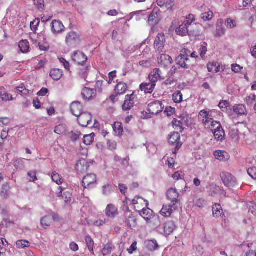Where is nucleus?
Wrapping results in <instances>:
<instances>
[{"label":"nucleus","instance_id":"obj_17","mask_svg":"<svg viewBox=\"0 0 256 256\" xmlns=\"http://www.w3.org/2000/svg\"><path fill=\"white\" fill-rule=\"evenodd\" d=\"M106 216L110 218H114L118 214V207L114 204H108L105 209Z\"/></svg>","mask_w":256,"mask_h":256},{"label":"nucleus","instance_id":"obj_62","mask_svg":"<svg viewBox=\"0 0 256 256\" xmlns=\"http://www.w3.org/2000/svg\"><path fill=\"white\" fill-rule=\"evenodd\" d=\"M256 100V96L253 94H250L246 98V102L248 104H252Z\"/></svg>","mask_w":256,"mask_h":256},{"label":"nucleus","instance_id":"obj_18","mask_svg":"<svg viewBox=\"0 0 256 256\" xmlns=\"http://www.w3.org/2000/svg\"><path fill=\"white\" fill-rule=\"evenodd\" d=\"M176 209H178L177 205L174 206L173 204H164L160 211V214L164 217H170Z\"/></svg>","mask_w":256,"mask_h":256},{"label":"nucleus","instance_id":"obj_64","mask_svg":"<svg viewBox=\"0 0 256 256\" xmlns=\"http://www.w3.org/2000/svg\"><path fill=\"white\" fill-rule=\"evenodd\" d=\"M210 194L212 196H214L220 190V188L216 186H212L210 187Z\"/></svg>","mask_w":256,"mask_h":256},{"label":"nucleus","instance_id":"obj_37","mask_svg":"<svg viewBox=\"0 0 256 256\" xmlns=\"http://www.w3.org/2000/svg\"><path fill=\"white\" fill-rule=\"evenodd\" d=\"M18 47L22 53H28L29 52L30 44L28 40H22L18 43Z\"/></svg>","mask_w":256,"mask_h":256},{"label":"nucleus","instance_id":"obj_24","mask_svg":"<svg viewBox=\"0 0 256 256\" xmlns=\"http://www.w3.org/2000/svg\"><path fill=\"white\" fill-rule=\"evenodd\" d=\"M148 78L150 82L156 83L162 79L160 70L159 68H154L149 74Z\"/></svg>","mask_w":256,"mask_h":256},{"label":"nucleus","instance_id":"obj_1","mask_svg":"<svg viewBox=\"0 0 256 256\" xmlns=\"http://www.w3.org/2000/svg\"><path fill=\"white\" fill-rule=\"evenodd\" d=\"M190 52L188 50H184V54H181L176 59V64L182 68H189L194 65L195 61L191 60L190 56Z\"/></svg>","mask_w":256,"mask_h":256},{"label":"nucleus","instance_id":"obj_27","mask_svg":"<svg viewBox=\"0 0 256 256\" xmlns=\"http://www.w3.org/2000/svg\"><path fill=\"white\" fill-rule=\"evenodd\" d=\"M214 154L216 159L222 162H226L230 158L228 153L224 150H217L214 152Z\"/></svg>","mask_w":256,"mask_h":256},{"label":"nucleus","instance_id":"obj_41","mask_svg":"<svg viewBox=\"0 0 256 256\" xmlns=\"http://www.w3.org/2000/svg\"><path fill=\"white\" fill-rule=\"evenodd\" d=\"M52 178L58 185L62 184L64 182V179L56 172L52 173Z\"/></svg>","mask_w":256,"mask_h":256},{"label":"nucleus","instance_id":"obj_39","mask_svg":"<svg viewBox=\"0 0 256 256\" xmlns=\"http://www.w3.org/2000/svg\"><path fill=\"white\" fill-rule=\"evenodd\" d=\"M84 239H85L86 243V246H87V247H88V250L91 252V254L94 255V240L92 239L91 236H90L89 235L86 236L85 237Z\"/></svg>","mask_w":256,"mask_h":256},{"label":"nucleus","instance_id":"obj_44","mask_svg":"<svg viewBox=\"0 0 256 256\" xmlns=\"http://www.w3.org/2000/svg\"><path fill=\"white\" fill-rule=\"evenodd\" d=\"M172 124L174 128L178 131L182 132L184 130L182 122L181 120H178L176 119H174Z\"/></svg>","mask_w":256,"mask_h":256},{"label":"nucleus","instance_id":"obj_25","mask_svg":"<svg viewBox=\"0 0 256 256\" xmlns=\"http://www.w3.org/2000/svg\"><path fill=\"white\" fill-rule=\"evenodd\" d=\"M156 84L149 82H143L140 86V90L145 94H152L156 87Z\"/></svg>","mask_w":256,"mask_h":256},{"label":"nucleus","instance_id":"obj_30","mask_svg":"<svg viewBox=\"0 0 256 256\" xmlns=\"http://www.w3.org/2000/svg\"><path fill=\"white\" fill-rule=\"evenodd\" d=\"M176 226L173 221H168L165 223L164 226V234L166 236L171 234L176 229Z\"/></svg>","mask_w":256,"mask_h":256},{"label":"nucleus","instance_id":"obj_2","mask_svg":"<svg viewBox=\"0 0 256 256\" xmlns=\"http://www.w3.org/2000/svg\"><path fill=\"white\" fill-rule=\"evenodd\" d=\"M128 86L126 83L117 80L116 86L114 88V92L112 94L110 99L112 102H115L118 100V96L124 94L128 90Z\"/></svg>","mask_w":256,"mask_h":256},{"label":"nucleus","instance_id":"obj_48","mask_svg":"<svg viewBox=\"0 0 256 256\" xmlns=\"http://www.w3.org/2000/svg\"><path fill=\"white\" fill-rule=\"evenodd\" d=\"M112 250V244H106L104 246L102 250V254L103 256H106L108 254H110Z\"/></svg>","mask_w":256,"mask_h":256},{"label":"nucleus","instance_id":"obj_43","mask_svg":"<svg viewBox=\"0 0 256 256\" xmlns=\"http://www.w3.org/2000/svg\"><path fill=\"white\" fill-rule=\"evenodd\" d=\"M213 134L215 139L218 141H222L225 136V132L223 128L220 129Z\"/></svg>","mask_w":256,"mask_h":256},{"label":"nucleus","instance_id":"obj_23","mask_svg":"<svg viewBox=\"0 0 256 256\" xmlns=\"http://www.w3.org/2000/svg\"><path fill=\"white\" fill-rule=\"evenodd\" d=\"M83 110L82 106L80 102H72L70 105V110L72 114L77 117L82 114Z\"/></svg>","mask_w":256,"mask_h":256},{"label":"nucleus","instance_id":"obj_11","mask_svg":"<svg viewBox=\"0 0 256 256\" xmlns=\"http://www.w3.org/2000/svg\"><path fill=\"white\" fill-rule=\"evenodd\" d=\"M166 196L174 206L180 204V194L176 188H170L166 192Z\"/></svg>","mask_w":256,"mask_h":256},{"label":"nucleus","instance_id":"obj_50","mask_svg":"<svg viewBox=\"0 0 256 256\" xmlns=\"http://www.w3.org/2000/svg\"><path fill=\"white\" fill-rule=\"evenodd\" d=\"M102 194L105 196H108L112 194V186L108 183L104 185L102 188Z\"/></svg>","mask_w":256,"mask_h":256},{"label":"nucleus","instance_id":"obj_32","mask_svg":"<svg viewBox=\"0 0 256 256\" xmlns=\"http://www.w3.org/2000/svg\"><path fill=\"white\" fill-rule=\"evenodd\" d=\"M212 214L214 217L218 218L224 216L223 210L220 204H214L212 206Z\"/></svg>","mask_w":256,"mask_h":256},{"label":"nucleus","instance_id":"obj_60","mask_svg":"<svg viewBox=\"0 0 256 256\" xmlns=\"http://www.w3.org/2000/svg\"><path fill=\"white\" fill-rule=\"evenodd\" d=\"M175 108L171 106L166 107L164 111V112L168 116H171L175 112Z\"/></svg>","mask_w":256,"mask_h":256},{"label":"nucleus","instance_id":"obj_57","mask_svg":"<svg viewBox=\"0 0 256 256\" xmlns=\"http://www.w3.org/2000/svg\"><path fill=\"white\" fill-rule=\"evenodd\" d=\"M225 25L228 28H233L236 27V22L234 20L230 18L226 19L225 22Z\"/></svg>","mask_w":256,"mask_h":256},{"label":"nucleus","instance_id":"obj_26","mask_svg":"<svg viewBox=\"0 0 256 256\" xmlns=\"http://www.w3.org/2000/svg\"><path fill=\"white\" fill-rule=\"evenodd\" d=\"M58 189L60 191L57 193V196L58 198L62 197V198L66 203L70 202L72 200V194L70 192L66 191L64 192L62 194L63 192L66 190V188L62 186H59Z\"/></svg>","mask_w":256,"mask_h":256},{"label":"nucleus","instance_id":"obj_29","mask_svg":"<svg viewBox=\"0 0 256 256\" xmlns=\"http://www.w3.org/2000/svg\"><path fill=\"white\" fill-rule=\"evenodd\" d=\"M82 95L85 100H91L96 95L95 90L88 88H84L82 92Z\"/></svg>","mask_w":256,"mask_h":256},{"label":"nucleus","instance_id":"obj_53","mask_svg":"<svg viewBox=\"0 0 256 256\" xmlns=\"http://www.w3.org/2000/svg\"><path fill=\"white\" fill-rule=\"evenodd\" d=\"M195 20V16L192 14H190L186 18L185 20L183 23L185 24L186 26L189 27Z\"/></svg>","mask_w":256,"mask_h":256},{"label":"nucleus","instance_id":"obj_49","mask_svg":"<svg viewBox=\"0 0 256 256\" xmlns=\"http://www.w3.org/2000/svg\"><path fill=\"white\" fill-rule=\"evenodd\" d=\"M183 95L180 91H176L172 94V100L176 103H180L182 100Z\"/></svg>","mask_w":256,"mask_h":256},{"label":"nucleus","instance_id":"obj_7","mask_svg":"<svg viewBox=\"0 0 256 256\" xmlns=\"http://www.w3.org/2000/svg\"><path fill=\"white\" fill-rule=\"evenodd\" d=\"M126 223L130 228H136L138 226L137 218L135 215L130 210H127L124 213Z\"/></svg>","mask_w":256,"mask_h":256},{"label":"nucleus","instance_id":"obj_14","mask_svg":"<svg viewBox=\"0 0 256 256\" xmlns=\"http://www.w3.org/2000/svg\"><path fill=\"white\" fill-rule=\"evenodd\" d=\"M72 60L79 65L83 66L88 60L87 56L82 52L76 51L72 56Z\"/></svg>","mask_w":256,"mask_h":256},{"label":"nucleus","instance_id":"obj_16","mask_svg":"<svg viewBox=\"0 0 256 256\" xmlns=\"http://www.w3.org/2000/svg\"><path fill=\"white\" fill-rule=\"evenodd\" d=\"M180 138L178 132H172L168 137V142L170 144L176 145V149L178 150L182 146V144L180 142Z\"/></svg>","mask_w":256,"mask_h":256},{"label":"nucleus","instance_id":"obj_5","mask_svg":"<svg viewBox=\"0 0 256 256\" xmlns=\"http://www.w3.org/2000/svg\"><path fill=\"white\" fill-rule=\"evenodd\" d=\"M79 124L83 127L88 126L90 128L97 127V126L92 124V116L90 113L84 112L78 117Z\"/></svg>","mask_w":256,"mask_h":256},{"label":"nucleus","instance_id":"obj_59","mask_svg":"<svg viewBox=\"0 0 256 256\" xmlns=\"http://www.w3.org/2000/svg\"><path fill=\"white\" fill-rule=\"evenodd\" d=\"M184 174L181 171L176 172L172 176L173 179L176 180H178L180 179H184Z\"/></svg>","mask_w":256,"mask_h":256},{"label":"nucleus","instance_id":"obj_63","mask_svg":"<svg viewBox=\"0 0 256 256\" xmlns=\"http://www.w3.org/2000/svg\"><path fill=\"white\" fill-rule=\"evenodd\" d=\"M34 5L39 9H43L44 6V0H34Z\"/></svg>","mask_w":256,"mask_h":256},{"label":"nucleus","instance_id":"obj_20","mask_svg":"<svg viewBox=\"0 0 256 256\" xmlns=\"http://www.w3.org/2000/svg\"><path fill=\"white\" fill-rule=\"evenodd\" d=\"M58 216L54 213H52L48 216L43 217L40 220V224L42 227L46 228L47 227L50 226L52 222L54 221Z\"/></svg>","mask_w":256,"mask_h":256},{"label":"nucleus","instance_id":"obj_15","mask_svg":"<svg viewBox=\"0 0 256 256\" xmlns=\"http://www.w3.org/2000/svg\"><path fill=\"white\" fill-rule=\"evenodd\" d=\"M65 27L62 22L58 20H53L51 23V30L54 34H60L64 32Z\"/></svg>","mask_w":256,"mask_h":256},{"label":"nucleus","instance_id":"obj_28","mask_svg":"<svg viewBox=\"0 0 256 256\" xmlns=\"http://www.w3.org/2000/svg\"><path fill=\"white\" fill-rule=\"evenodd\" d=\"M206 6L205 4H203L201 6V10L203 11H206V12L202 13L201 16V18L204 20V22L210 21L212 19L214 18V13L210 10V9H208V10H206Z\"/></svg>","mask_w":256,"mask_h":256},{"label":"nucleus","instance_id":"obj_22","mask_svg":"<svg viewBox=\"0 0 256 256\" xmlns=\"http://www.w3.org/2000/svg\"><path fill=\"white\" fill-rule=\"evenodd\" d=\"M134 94H127L125 97V100L122 106V110L126 111L130 110L134 104Z\"/></svg>","mask_w":256,"mask_h":256},{"label":"nucleus","instance_id":"obj_3","mask_svg":"<svg viewBox=\"0 0 256 256\" xmlns=\"http://www.w3.org/2000/svg\"><path fill=\"white\" fill-rule=\"evenodd\" d=\"M81 38L80 34L74 31L67 33L65 43L70 48H76L80 43Z\"/></svg>","mask_w":256,"mask_h":256},{"label":"nucleus","instance_id":"obj_40","mask_svg":"<svg viewBox=\"0 0 256 256\" xmlns=\"http://www.w3.org/2000/svg\"><path fill=\"white\" fill-rule=\"evenodd\" d=\"M112 128L115 133L118 136H122V134L124 130L122 127V122H115L112 124Z\"/></svg>","mask_w":256,"mask_h":256},{"label":"nucleus","instance_id":"obj_47","mask_svg":"<svg viewBox=\"0 0 256 256\" xmlns=\"http://www.w3.org/2000/svg\"><path fill=\"white\" fill-rule=\"evenodd\" d=\"M16 89L24 96H29L30 94V90L26 88L24 84H22L20 86L16 87Z\"/></svg>","mask_w":256,"mask_h":256},{"label":"nucleus","instance_id":"obj_45","mask_svg":"<svg viewBox=\"0 0 256 256\" xmlns=\"http://www.w3.org/2000/svg\"><path fill=\"white\" fill-rule=\"evenodd\" d=\"M94 133L84 136V143L86 146H90L94 140Z\"/></svg>","mask_w":256,"mask_h":256},{"label":"nucleus","instance_id":"obj_36","mask_svg":"<svg viewBox=\"0 0 256 256\" xmlns=\"http://www.w3.org/2000/svg\"><path fill=\"white\" fill-rule=\"evenodd\" d=\"M40 20L39 18H36L30 22V26L32 30L34 32V34L30 36V40L32 41L34 40V38L36 36V32L38 30V27L40 24Z\"/></svg>","mask_w":256,"mask_h":256},{"label":"nucleus","instance_id":"obj_8","mask_svg":"<svg viewBox=\"0 0 256 256\" xmlns=\"http://www.w3.org/2000/svg\"><path fill=\"white\" fill-rule=\"evenodd\" d=\"M96 182V175L94 174H89L84 177L82 184L84 188H90L94 186Z\"/></svg>","mask_w":256,"mask_h":256},{"label":"nucleus","instance_id":"obj_13","mask_svg":"<svg viewBox=\"0 0 256 256\" xmlns=\"http://www.w3.org/2000/svg\"><path fill=\"white\" fill-rule=\"evenodd\" d=\"M206 67L208 72L212 73H218L220 72H224L226 70L225 65L220 64L216 61L208 62Z\"/></svg>","mask_w":256,"mask_h":256},{"label":"nucleus","instance_id":"obj_61","mask_svg":"<svg viewBox=\"0 0 256 256\" xmlns=\"http://www.w3.org/2000/svg\"><path fill=\"white\" fill-rule=\"evenodd\" d=\"M248 172L252 178L256 180V167L249 168Z\"/></svg>","mask_w":256,"mask_h":256},{"label":"nucleus","instance_id":"obj_52","mask_svg":"<svg viewBox=\"0 0 256 256\" xmlns=\"http://www.w3.org/2000/svg\"><path fill=\"white\" fill-rule=\"evenodd\" d=\"M230 136L234 140L240 139V132L238 128L232 129L230 132Z\"/></svg>","mask_w":256,"mask_h":256},{"label":"nucleus","instance_id":"obj_12","mask_svg":"<svg viewBox=\"0 0 256 256\" xmlns=\"http://www.w3.org/2000/svg\"><path fill=\"white\" fill-rule=\"evenodd\" d=\"M165 42L166 38L164 34H158L154 42V47L156 50L159 52H162L164 48Z\"/></svg>","mask_w":256,"mask_h":256},{"label":"nucleus","instance_id":"obj_9","mask_svg":"<svg viewBox=\"0 0 256 256\" xmlns=\"http://www.w3.org/2000/svg\"><path fill=\"white\" fill-rule=\"evenodd\" d=\"M220 178L224 184L229 188H232L236 184V178L230 173L222 172L220 174Z\"/></svg>","mask_w":256,"mask_h":256},{"label":"nucleus","instance_id":"obj_46","mask_svg":"<svg viewBox=\"0 0 256 256\" xmlns=\"http://www.w3.org/2000/svg\"><path fill=\"white\" fill-rule=\"evenodd\" d=\"M16 246L18 248H24L30 246V242L27 240H20L16 242Z\"/></svg>","mask_w":256,"mask_h":256},{"label":"nucleus","instance_id":"obj_55","mask_svg":"<svg viewBox=\"0 0 256 256\" xmlns=\"http://www.w3.org/2000/svg\"><path fill=\"white\" fill-rule=\"evenodd\" d=\"M69 137L72 141L75 142L78 140L82 134L80 132H71L69 133Z\"/></svg>","mask_w":256,"mask_h":256},{"label":"nucleus","instance_id":"obj_58","mask_svg":"<svg viewBox=\"0 0 256 256\" xmlns=\"http://www.w3.org/2000/svg\"><path fill=\"white\" fill-rule=\"evenodd\" d=\"M207 46H208V44L206 42H204L201 46L200 48V56L202 58H204L205 57V55L207 52V51H208Z\"/></svg>","mask_w":256,"mask_h":256},{"label":"nucleus","instance_id":"obj_6","mask_svg":"<svg viewBox=\"0 0 256 256\" xmlns=\"http://www.w3.org/2000/svg\"><path fill=\"white\" fill-rule=\"evenodd\" d=\"M164 107V105L162 102L156 100L148 104V110L150 114L157 115L162 112Z\"/></svg>","mask_w":256,"mask_h":256},{"label":"nucleus","instance_id":"obj_19","mask_svg":"<svg viewBox=\"0 0 256 256\" xmlns=\"http://www.w3.org/2000/svg\"><path fill=\"white\" fill-rule=\"evenodd\" d=\"M89 166L88 163L85 159H81L78 160L75 168L80 174L86 172L88 170Z\"/></svg>","mask_w":256,"mask_h":256},{"label":"nucleus","instance_id":"obj_56","mask_svg":"<svg viewBox=\"0 0 256 256\" xmlns=\"http://www.w3.org/2000/svg\"><path fill=\"white\" fill-rule=\"evenodd\" d=\"M54 132L58 134H63L66 132V128L65 126L63 124H59L56 126L54 128Z\"/></svg>","mask_w":256,"mask_h":256},{"label":"nucleus","instance_id":"obj_38","mask_svg":"<svg viewBox=\"0 0 256 256\" xmlns=\"http://www.w3.org/2000/svg\"><path fill=\"white\" fill-rule=\"evenodd\" d=\"M145 244L146 248L150 251L157 250L159 246L157 242L154 240H146Z\"/></svg>","mask_w":256,"mask_h":256},{"label":"nucleus","instance_id":"obj_54","mask_svg":"<svg viewBox=\"0 0 256 256\" xmlns=\"http://www.w3.org/2000/svg\"><path fill=\"white\" fill-rule=\"evenodd\" d=\"M0 98H2L3 101L8 102L10 100H13V97L12 94L6 92L2 90V92H1Z\"/></svg>","mask_w":256,"mask_h":256},{"label":"nucleus","instance_id":"obj_35","mask_svg":"<svg viewBox=\"0 0 256 256\" xmlns=\"http://www.w3.org/2000/svg\"><path fill=\"white\" fill-rule=\"evenodd\" d=\"M188 27L183 22L176 29V34L179 36H184L188 34Z\"/></svg>","mask_w":256,"mask_h":256},{"label":"nucleus","instance_id":"obj_34","mask_svg":"<svg viewBox=\"0 0 256 256\" xmlns=\"http://www.w3.org/2000/svg\"><path fill=\"white\" fill-rule=\"evenodd\" d=\"M50 76L54 80H58L63 76V72L59 68H54L50 70Z\"/></svg>","mask_w":256,"mask_h":256},{"label":"nucleus","instance_id":"obj_51","mask_svg":"<svg viewBox=\"0 0 256 256\" xmlns=\"http://www.w3.org/2000/svg\"><path fill=\"white\" fill-rule=\"evenodd\" d=\"M230 103L228 101L226 100H220L218 104V107L222 111L226 112L228 108L230 106Z\"/></svg>","mask_w":256,"mask_h":256},{"label":"nucleus","instance_id":"obj_42","mask_svg":"<svg viewBox=\"0 0 256 256\" xmlns=\"http://www.w3.org/2000/svg\"><path fill=\"white\" fill-rule=\"evenodd\" d=\"M208 126L213 133L220 129L222 128L220 122L216 120L212 121Z\"/></svg>","mask_w":256,"mask_h":256},{"label":"nucleus","instance_id":"obj_31","mask_svg":"<svg viewBox=\"0 0 256 256\" xmlns=\"http://www.w3.org/2000/svg\"><path fill=\"white\" fill-rule=\"evenodd\" d=\"M146 220H151L154 216V213L152 210L147 207L144 208L141 212H138Z\"/></svg>","mask_w":256,"mask_h":256},{"label":"nucleus","instance_id":"obj_4","mask_svg":"<svg viewBox=\"0 0 256 256\" xmlns=\"http://www.w3.org/2000/svg\"><path fill=\"white\" fill-rule=\"evenodd\" d=\"M216 112L214 110H202L199 112L198 119L202 122L204 126H209L212 121H214V118L216 117Z\"/></svg>","mask_w":256,"mask_h":256},{"label":"nucleus","instance_id":"obj_10","mask_svg":"<svg viewBox=\"0 0 256 256\" xmlns=\"http://www.w3.org/2000/svg\"><path fill=\"white\" fill-rule=\"evenodd\" d=\"M132 204L134 206V210L136 211L140 212L144 210V208L148 206V202L143 198L138 196L132 200Z\"/></svg>","mask_w":256,"mask_h":256},{"label":"nucleus","instance_id":"obj_33","mask_svg":"<svg viewBox=\"0 0 256 256\" xmlns=\"http://www.w3.org/2000/svg\"><path fill=\"white\" fill-rule=\"evenodd\" d=\"M233 110L234 112L237 114L246 115L248 113L246 106L242 104L234 105L233 107Z\"/></svg>","mask_w":256,"mask_h":256},{"label":"nucleus","instance_id":"obj_21","mask_svg":"<svg viewBox=\"0 0 256 256\" xmlns=\"http://www.w3.org/2000/svg\"><path fill=\"white\" fill-rule=\"evenodd\" d=\"M157 61L160 66L166 67L170 65L173 60L169 55L162 54L158 58Z\"/></svg>","mask_w":256,"mask_h":256}]
</instances>
